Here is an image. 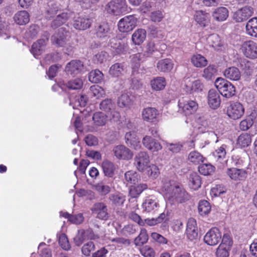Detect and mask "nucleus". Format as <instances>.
Listing matches in <instances>:
<instances>
[{"mask_svg":"<svg viewBox=\"0 0 257 257\" xmlns=\"http://www.w3.org/2000/svg\"><path fill=\"white\" fill-rule=\"evenodd\" d=\"M103 78V73L99 70L91 71L89 74V80L92 83H97L101 81Z\"/></svg>","mask_w":257,"mask_h":257,"instance_id":"obj_57","label":"nucleus"},{"mask_svg":"<svg viewBox=\"0 0 257 257\" xmlns=\"http://www.w3.org/2000/svg\"><path fill=\"white\" fill-rule=\"evenodd\" d=\"M84 65L79 60H73L68 63L65 67L66 72L71 75H76L81 73Z\"/></svg>","mask_w":257,"mask_h":257,"instance_id":"obj_16","label":"nucleus"},{"mask_svg":"<svg viewBox=\"0 0 257 257\" xmlns=\"http://www.w3.org/2000/svg\"><path fill=\"white\" fill-rule=\"evenodd\" d=\"M72 15V13L68 10H62L55 17L51 24L53 28H56L65 24Z\"/></svg>","mask_w":257,"mask_h":257,"instance_id":"obj_14","label":"nucleus"},{"mask_svg":"<svg viewBox=\"0 0 257 257\" xmlns=\"http://www.w3.org/2000/svg\"><path fill=\"white\" fill-rule=\"evenodd\" d=\"M158 115V111L155 107H148L145 108L142 112L143 119L147 122H155Z\"/></svg>","mask_w":257,"mask_h":257,"instance_id":"obj_22","label":"nucleus"},{"mask_svg":"<svg viewBox=\"0 0 257 257\" xmlns=\"http://www.w3.org/2000/svg\"><path fill=\"white\" fill-rule=\"evenodd\" d=\"M92 21L88 16L78 15L74 17L72 25L75 29L83 31L90 27Z\"/></svg>","mask_w":257,"mask_h":257,"instance_id":"obj_6","label":"nucleus"},{"mask_svg":"<svg viewBox=\"0 0 257 257\" xmlns=\"http://www.w3.org/2000/svg\"><path fill=\"white\" fill-rule=\"evenodd\" d=\"M230 248L226 246H223V244H220L216 251L217 257H227L229 255Z\"/></svg>","mask_w":257,"mask_h":257,"instance_id":"obj_64","label":"nucleus"},{"mask_svg":"<svg viewBox=\"0 0 257 257\" xmlns=\"http://www.w3.org/2000/svg\"><path fill=\"white\" fill-rule=\"evenodd\" d=\"M208 103L212 109H216L220 104L221 100L219 93L215 89H211L208 93Z\"/></svg>","mask_w":257,"mask_h":257,"instance_id":"obj_25","label":"nucleus"},{"mask_svg":"<svg viewBox=\"0 0 257 257\" xmlns=\"http://www.w3.org/2000/svg\"><path fill=\"white\" fill-rule=\"evenodd\" d=\"M112 152L114 156L119 160H128L133 156V153L130 149L122 145L115 146Z\"/></svg>","mask_w":257,"mask_h":257,"instance_id":"obj_13","label":"nucleus"},{"mask_svg":"<svg viewBox=\"0 0 257 257\" xmlns=\"http://www.w3.org/2000/svg\"><path fill=\"white\" fill-rule=\"evenodd\" d=\"M90 91L93 96L96 98L104 96L105 94V90L98 85H93L90 87Z\"/></svg>","mask_w":257,"mask_h":257,"instance_id":"obj_58","label":"nucleus"},{"mask_svg":"<svg viewBox=\"0 0 257 257\" xmlns=\"http://www.w3.org/2000/svg\"><path fill=\"white\" fill-rule=\"evenodd\" d=\"M185 81L186 91L190 93H198L202 91L203 89V84L199 80L191 81L188 78L185 79Z\"/></svg>","mask_w":257,"mask_h":257,"instance_id":"obj_21","label":"nucleus"},{"mask_svg":"<svg viewBox=\"0 0 257 257\" xmlns=\"http://www.w3.org/2000/svg\"><path fill=\"white\" fill-rule=\"evenodd\" d=\"M146 38V30L143 29H139L134 33L132 37V40L135 45H140L145 41Z\"/></svg>","mask_w":257,"mask_h":257,"instance_id":"obj_36","label":"nucleus"},{"mask_svg":"<svg viewBox=\"0 0 257 257\" xmlns=\"http://www.w3.org/2000/svg\"><path fill=\"white\" fill-rule=\"evenodd\" d=\"M133 96L128 93H122L117 100V105L118 107L122 108H125L126 110L131 109L134 105Z\"/></svg>","mask_w":257,"mask_h":257,"instance_id":"obj_19","label":"nucleus"},{"mask_svg":"<svg viewBox=\"0 0 257 257\" xmlns=\"http://www.w3.org/2000/svg\"><path fill=\"white\" fill-rule=\"evenodd\" d=\"M106 12L113 15H120L128 12L125 0H111L105 6Z\"/></svg>","mask_w":257,"mask_h":257,"instance_id":"obj_3","label":"nucleus"},{"mask_svg":"<svg viewBox=\"0 0 257 257\" xmlns=\"http://www.w3.org/2000/svg\"><path fill=\"white\" fill-rule=\"evenodd\" d=\"M188 161L194 165H199L201 163H203L205 158L196 151H193L190 152L188 157Z\"/></svg>","mask_w":257,"mask_h":257,"instance_id":"obj_38","label":"nucleus"},{"mask_svg":"<svg viewBox=\"0 0 257 257\" xmlns=\"http://www.w3.org/2000/svg\"><path fill=\"white\" fill-rule=\"evenodd\" d=\"M226 174L232 180L237 182L245 180L247 175L245 170L235 168H228Z\"/></svg>","mask_w":257,"mask_h":257,"instance_id":"obj_17","label":"nucleus"},{"mask_svg":"<svg viewBox=\"0 0 257 257\" xmlns=\"http://www.w3.org/2000/svg\"><path fill=\"white\" fill-rule=\"evenodd\" d=\"M139 176L135 171L130 170L124 174V182L127 185L136 184L138 182Z\"/></svg>","mask_w":257,"mask_h":257,"instance_id":"obj_39","label":"nucleus"},{"mask_svg":"<svg viewBox=\"0 0 257 257\" xmlns=\"http://www.w3.org/2000/svg\"><path fill=\"white\" fill-rule=\"evenodd\" d=\"M226 145L224 144L222 145L220 147L216 149L212 153L213 156L214 157L216 161L220 163H223L226 161Z\"/></svg>","mask_w":257,"mask_h":257,"instance_id":"obj_30","label":"nucleus"},{"mask_svg":"<svg viewBox=\"0 0 257 257\" xmlns=\"http://www.w3.org/2000/svg\"><path fill=\"white\" fill-rule=\"evenodd\" d=\"M224 76L230 80L237 81L240 79L241 74L237 68L230 67L224 70Z\"/></svg>","mask_w":257,"mask_h":257,"instance_id":"obj_31","label":"nucleus"},{"mask_svg":"<svg viewBox=\"0 0 257 257\" xmlns=\"http://www.w3.org/2000/svg\"><path fill=\"white\" fill-rule=\"evenodd\" d=\"M107 115L102 112H96L92 117L95 125L100 126L104 125L107 121Z\"/></svg>","mask_w":257,"mask_h":257,"instance_id":"obj_42","label":"nucleus"},{"mask_svg":"<svg viewBox=\"0 0 257 257\" xmlns=\"http://www.w3.org/2000/svg\"><path fill=\"white\" fill-rule=\"evenodd\" d=\"M83 85L82 80L79 78L71 79L64 84V85L70 90H79L82 88Z\"/></svg>","mask_w":257,"mask_h":257,"instance_id":"obj_46","label":"nucleus"},{"mask_svg":"<svg viewBox=\"0 0 257 257\" xmlns=\"http://www.w3.org/2000/svg\"><path fill=\"white\" fill-rule=\"evenodd\" d=\"M148 240V235L146 230L142 229L139 236L135 239L136 245H140L147 242Z\"/></svg>","mask_w":257,"mask_h":257,"instance_id":"obj_59","label":"nucleus"},{"mask_svg":"<svg viewBox=\"0 0 257 257\" xmlns=\"http://www.w3.org/2000/svg\"><path fill=\"white\" fill-rule=\"evenodd\" d=\"M173 63L170 59H164L159 61L157 64V68L160 71L168 72L173 67Z\"/></svg>","mask_w":257,"mask_h":257,"instance_id":"obj_34","label":"nucleus"},{"mask_svg":"<svg viewBox=\"0 0 257 257\" xmlns=\"http://www.w3.org/2000/svg\"><path fill=\"white\" fill-rule=\"evenodd\" d=\"M106 179L99 182L94 186V188L101 195H105L110 191V187L107 184Z\"/></svg>","mask_w":257,"mask_h":257,"instance_id":"obj_40","label":"nucleus"},{"mask_svg":"<svg viewBox=\"0 0 257 257\" xmlns=\"http://www.w3.org/2000/svg\"><path fill=\"white\" fill-rule=\"evenodd\" d=\"M137 19L133 15H130L121 19L118 23L120 32L127 33L132 31L136 27Z\"/></svg>","mask_w":257,"mask_h":257,"instance_id":"obj_7","label":"nucleus"},{"mask_svg":"<svg viewBox=\"0 0 257 257\" xmlns=\"http://www.w3.org/2000/svg\"><path fill=\"white\" fill-rule=\"evenodd\" d=\"M95 249V245L92 241H89L84 244L82 248V253L85 256H89L91 252Z\"/></svg>","mask_w":257,"mask_h":257,"instance_id":"obj_63","label":"nucleus"},{"mask_svg":"<svg viewBox=\"0 0 257 257\" xmlns=\"http://www.w3.org/2000/svg\"><path fill=\"white\" fill-rule=\"evenodd\" d=\"M125 142L128 146L136 150H139L141 148L140 139L134 131L129 132L125 134Z\"/></svg>","mask_w":257,"mask_h":257,"instance_id":"obj_18","label":"nucleus"},{"mask_svg":"<svg viewBox=\"0 0 257 257\" xmlns=\"http://www.w3.org/2000/svg\"><path fill=\"white\" fill-rule=\"evenodd\" d=\"M178 106L179 111L186 116H190L195 113L198 107L196 101L184 98L179 100Z\"/></svg>","mask_w":257,"mask_h":257,"instance_id":"obj_4","label":"nucleus"},{"mask_svg":"<svg viewBox=\"0 0 257 257\" xmlns=\"http://www.w3.org/2000/svg\"><path fill=\"white\" fill-rule=\"evenodd\" d=\"M189 185L194 190L198 189L201 184V178L196 173H192L189 176Z\"/></svg>","mask_w":257,"mask_h":257,"instance_id":"obj_51","label":"nucleus"},{"mask_svg":"<svg viewBox=\"0 0 257 257\" xmlns=\"http://www.w3.org/2000/svg\"><path fill=\"white\" fill-rule=\"evenodd\" d=\"M253 9L249 6H245L234 12L232 18L237 23L246 21L253 14Z\"/></svg>","mask_w":257,"mask_h":257,"instance_id":"obj_10","label":"nucleus"},{"mask_svg":"<svg viewBox=\"0 0 257 257\" xmlns=\"http://www.w3.org/2000/svg\"><path fill=\"white\" fill-rule=\"evenodd\" d=\"M217 74V70L213 65H209L203 71L202 76L207 80H211L215 78Z\"/></svg>","mask_w":257,"mask_h":257,"instance_id":"obj_50","label":"nucleus"},{"mask_svg":"<svg viewBox=\"0 0 257 257\" xmlns=\"http://www.w3.org/2000/svg\"><path fill=\"white\" fill-rule=\"evenodd\" d=\"M124 66L122 63H116L109 68V74L112 77H118L122 74Z\"/></svg>","mask_w":257,"mask_h":257,"instance_id":"obj_45","label":"nucleus"},{"mask_svg":"<svg viewBox=\"0 0 257 257\" xmlns=\"http://www.w3.org/2000/svg\"><path fill=\"white\" fill-rule=\"evenodd\" d=\"M94 213L97 214V217L102 220H106L108 217L106 206L103 203H96L92 209Z\"/></svg>","mask_w":257,"mask_h":257,"instance_id":"obj_26","label":"nucleus"},{"mask_svg":"<svg viewBox=\"0 0 257 257\" xmlns=\"http://www.w3.org/2000/svg\"><path fill=\"white\" fill-rule=\"evenodd\" d=\"M115 102L110 98H106L103 100L99 104L100 109L107 113H109L110 111L115 109Z\"/></svg>","mask_w":257,"mask_h":257,"instance_id":"obj_43","label":"nucleus"},{"mask_svg":"<svg viewBox=\"0 0 257 257\" xmlns=\"http://www.w3.org/2000/svg\"><path fill=\"white\" fill-rule=\"evenodd\" d=\"M221 239V233L216 227L211 228L204 236V242L209 245L217 244Z\"/></svg>","mask_w":257,"mask_h":257,"instance_id":"obj_11","label":"nucleus"},{"mask_svg":"<svg viewBox=\"0 0 257 257\" xmlns=\"http://www.w3.org/2000/svg\"><path fill=\"white\" fill-rule=\"evenodd\" d=\"M215 86L219 93L224 97L230 98L235 94V86L223 78H217L215 81Z\"/></svg>","mask_w":257,"mask_h":257,"instance_id":"obj_2","label":"nucleus"},{"mask_svg":"<svg viewBox=\"0 0 257 257\" xmlns=\"http://www.w3.org/2000/svg\"><path fill=\"white\" fill-rule=\"evenodd\" d=\"M14 20L18 25H25L30 21L29 14L26 11H19L14 15Z\"/></svg>","mask_w":257,"mask_h":257,"instance_id":"obj_33","label":"nucleus"},{"mask_svg":"<svg viewBox=\"0 0 257 257\" xmlns=\"http://www.w3.org/2000/svg\"><path fill=\"white\" fill-rule=\"evenodd\" d=\"M158 48L154 42H149L147 43L145 50H144V55L146 57L151 56L154 52L158 51Z\"/></svg>","mask_w":257,"mask_h":257,"instance_id":"obj_60","label":"nucleus"},{"mask_svg":"<svg viewBox=\"0 0 257 257\" xmlns=\"http://www.w3.org/2000/svg\"><path fill=\"white\" fill-rule=\"evenodd\" d=\"M108 45L113 49L114 55L124 53L127 50V45L121 43L117 39L113 38L110 40Z\"/></svg>","mask_w":257,"mask_h":257,"instance_id":"obj_23","label":"nucleus"},{"mask_svg":"<svg viewBox=\"0 0 257 257\" xmlns=\"http://www.w3.org/2000/svg\"><path fill=\"white\" fill-rule=\"evenodd\" d=\"M48 6V8L45 13V17L47 19L54 18L56 14L62 11L59 5L54 2H49Z\"/></svg>","mask_w":257,"mask_h":257,"instance_id":"obj_32","label":"nucleus"},{"mask_svg":"<svg viewBox=\"0 0 257 257\" xmlns=\"http://www.w3.org/2000/svg\"><path fill=\"white\" fill-rule=\"evenodd\" d=\"M101 167L105 176L112 177L114 175L116 167L112 162L105 160L102 163Z\"/></svg>","mask_w":257,"mask_h":257,"instance_id":"obj_35","label":"nucleus"},{"mask_svg":"<svg viewBox=\"0 0 257 257\" xmlns=\"http://www.w3.org/2000/svg\"><path fill=\"white\" fill-rule=\"evenodd\" d=\"M240 49L243 54L248 58H257V43L252 41H245L241 45Z\"/></svg>","mask_w":257,"mask_h":257,"instance_id":"obj_12","label":"nucleus"},{"mask_svg":"<svg viewBox=\"0 0 257 257\" xmlns=\"http://www.w3.org/2000/svg\"><path fill=\"white\" fill-rule=\"evenodd\" d=\"M256 20L255 17L248 21L246 25V31L248 35L257 38V25L253 23Z\"/></svg>","mask_w":257,"mask_h":257,"instance_id":"obj_56","label":"nucleus"},{"mask_svg":"<svg viewBox=\"0 0 257 257\" xmlns=\"http://www.w3.org/2000/svg\"><path fill=\"white\" fill-rule=\"evenodd\" d=\"M95 32L98 38H104L109 37L110 34V27L107 23L102 22L95 26Z\"/></svg>","mask_w":257,"mask_h":257,"instance_id":"obj_27","label":"nucleus"},{"mask_svg":"<svg viewBox=\"0 0 257 257\" xmlns=\"http://www.w3.org/2000/svg\"><path fill=\"white\" fill-rule=\"evenodd\" d=\"M228 11L227 8L223 7L216 9L212 13V17L214 20L218 22H222L226 20L228 17Z\"/></svg>","mask_w":257,"mask_h":257,"instance_id":"obj_29","label":"nucleus"},{"mask_svg":"<svg viewBox=\"0 0 257 257\" xmlns=\"http://www.w3.org/2000/svg\"><path fill=\"white\" fill-rule=\"evenodd\" d=\"M191 62L196 67H203L207 65V60L200 54H195L191 58Z\"/></svg>","mask_w":257,"mask_h":257,"instance_id":"obj_48","label":"nucleus"},{"mask_svg":"<svg viewBox=\"0 0 257 257\" xmlns=\"http://www.w3.org/2000/svg\"><path fill=\"white\" fill-rule=\"evenodd\" d=\"M150 163V157L148 153L142 151L138 153L134 159V165L141 172L144 171L148 167Z\"/></svg>","mask_w":257,"mask_h":257,"instance_id":"obj_9","label":"nucleus"},{"mask_svg":"<svg viewBox=\"0 0 257 257\" xmlns=\"http://www.w3.org/2000/svg\"><path fill=\"white\" fill-rule=\"evenodd\" d=\"M109 198L112 204L116 207L121 206L125 200V196L118 193L111 194Z\"/></svg>","mask_w":257,"mask_h":257,"instance_id":"obj_49","label":"nucleus"},{"mask_svg":"<svg viewBox=\"0 0 257 257\" xmlns=\"http://www.w3.org/2000/svg\"><path fill=\"white\" fill-rule=\"evenodd\" d=\"M244 112V108L243 105L238 102L231 103L227 108V115L234 120L240 118Z\"/></svg>","mask_w":257,"mask_h":257,"instance_id":"obj_8","label":"nucleus"},{"mask_svg":"<svg viewBox=\"0 0 257 257\" xmlns=\"http://www.w3.org/2000/svg\"><path fill=\"white\" fill-rule=\"evenodd\" d=\"M256 112H252L250 115V118L242 120L239 123V128L241 130L245 131L248 130L253 124V119H255Z\"/></svg>","mask_w":257,"mask_h":257,"instance_id":"obj_53","label":"nucleus"},{"mask_svg":"<svg viewBox=\"0 0 257 257\" xmlns=\"http://www.w3.org/2000/svg\"><path fill=\"white\" fill-rule=\"evenodd\" d=\"M147 188V185L146 184H140L137 186L132 185L130 188L129 194L132 198H137Z\"/></svg>","mask_w":257,"mask_h":257,"instance_id":"obj_44","label":"nucleus"},{"mask_svg":"<svg viewBox=\"0 0 257 257\" xmlns=\"http://www.w3.org/2000/svg\"><path fill=\"white\" fill-rule=\"evenodd\" d=\"M59 244L63 249L66 250H68L70 249V245L67 237L64 233H61L59 235Z\"/></svg>","mask_w":257,"mask_h":257,"instance_id":"obj_62","label":"nucleus"},{"mask_svg":"<svg viewBox=\"0 0 257 257\" xmlns=\"http://www.w3.org/2000/svg\"><path fill=\"white\" fill-rule=\"evenodd\" d=\"M151 85L153 90L159 91L165 88L166 82L164 77H157L151 80Z\"/></svg>","mask_w":257,"mask_h":257,"instance_id":"obj_41","label":"nucleus"},{"mask_svg":"<svg viewBox=\"0 0 257 257\" xmlns=\"http://www.w3.org/2000/svg\"><path fill=\"white\" fill-rule=\"evenodd\" d=\"M215 169V167L209 163H204L198 166L199 173L204 176L211 175L214 172Z\"/></svg>","mask_w":257,"mask_h":257,"instance_id":"obj_55","label":"nucleus"},{"mask_svg":"<svg viewBox=\"0 0 257 257\" xmlns=\"http://www.w3.org/2000/svg\"><path fill=\"white\" fill-rule=\"evenodd\" d=\"M251 142V137L247 133H242L238 137L237 140V145L241 148H245L248 146Z\"/></svg>","mask_w":257,"mask_h":257,"instance_id":"obj_47","label":"nucleus"},{"mask_svg":"<svg viewBox=\"0 0 257 257\" xmlns=\"http://www.w3.org/2000/svg\"><path fill=\"white\" fill-rule=\"evenodd\" d=\"M165 191V198L171 202L182 203L189 199V195L186 191L177 184L166 183L163 187Z\"/></svg>","mask_w":257,"mask_h":257,"instance_id":"obj_1","label":"nucleus"},{"mask_svg":"<svg viewBox=\"0 0 257 257\" xmlns=\"http://www.w3.org/2000/svg\"><path fill=\"white\" fill-rule=\"evenodd\" d=\"M69 32L64 28L58 29L51 37L52 43L59 47H63L69 40Z\"/></svg>","mask_w":257,"mask_h":257,"instance_id":"obj_5","label":"nucleus"},{"mask_svg":"<svg viewBox=\"0 0 257 257\" xmlns=\"http://www.w3.org/2000/svg\"><path fill=\"white\" fill-rule=\"evenodd\" d=\"M142 143L146 148L152 152H158L162 148L159 142L149 136H145L143 138Z\"/></svg>","mask_w":257,"mask_h":257,"instance_id":"obj_20","label":"nucleus"},{"mask_svg":"<svg viewBox=\"0 0 257 257\" xmlns=\"http://www.w3.org/2000/svg\"><path fill=\"white\" fill-rule=\"evenodd\" d=\"M198 210L200 215L205 216L210 212L211 206L209 203L206 200H201L199 202Z\"/></svg>","mask_w":257,"mask_h":257,"instance_id":"obj_54","label":"nucleus"},{"mask_svg":"<svg viewBox=\"0 0 257 257\" xmlns=\"http://www.w3.org/2000/svg\"><path fill=\"white\" fill-rule=\"evenodd\" d=\"M142 206L143 209L147 212L155 211L159 207L158 200L154 196L147 197L144 201Z\"/></svg>","mask_w":257,"mask_h":257,"instance_id":"obj_24","label":"nucleus"},{"mask_svg":"<svg viewBox=\"0 0 257 257\" xmlns=\"http://www.w3.org/2000/svg\"><path fill=\"white\" fill-rule=\"evenodd\" d=\"M186 234L187 238L190 240H197L198 236V230L195 219L190 218L188 219L186 229Z\"/></svg>","mask_w":257,"mask_h":257,"instance_id":"obj_15","label":"nucleus"},{"mask_svg":"<svg viewBox=\"0 0 257 257\" xmlns=\"http://www.w3.org/2000/svg\"><path fill=\"white\" fill-rule=\"evenodd\" d=\"M48 41V38L41 39L33 43L30 51L35 57L41 54Z\"/></svg>","mask_w":257,"mask_h":257,"instance_id":"obj_28","label":"nucleus"},{"mask_svg":"<svg viewBox=\"0 0 257 257\" xmlns=\"http://www.w3.org/2000/svg\"><path fill=\"white\" fill-rule=\"evenodd\" d=\"M40 31V28L36 25H32L26 31L25 37L28 40L35 38Z\"/></svg>","mask_w":257,"mask_h":257,"instance_id":"obj_52","label":"nucleus"},{"mask_svg":"<svg viewBox=\"0 0 257 257\" xmlns=\"http://www.w3.org/2000/svg\"><path fill=\"white\" fill-rule=\"evenodd\" d=\"M195 21L201 26L205 27L209 22V15L202 11H197L195 15Z\"/></svg>","mask_w":257,"mask_h":257,"instance_id":"obj_37","label":"nucleus"},{"mask_svg":"<svg viewBox=\"0 0 257 257\" xmlns=\"http://www.w3.org/2000/svg\"><path fill=\"white\" fill-rule=\"evenodd\" d=\"M142 55L140 53H137L132 56L131 63L134 73L138 70V68L140 66V62L142 59Z\"/></svg>","mask_w":257,"mask_h":257,"instance_id":"obj_61","label":"nucleus"}]
</instances>
